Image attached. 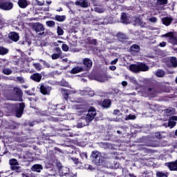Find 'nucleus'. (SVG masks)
Instances as JSON below:
<instances>
[{"mask_svg": "<svg viewBox=\"0 0 177 177\" xmlns=\"http://www.w3.org/2000/svg\"><path fill=\"white\" fill-rule=\"evenodd\" d=\"M63 57V55L58 54V53H54L52 55L51 58L53 60H56L57 59H62Z\"/></svg>", "mask_w": 177, "mask_h": 177, "instance_id": "obj_41", "label": "nucleus"}, {"mask_svg": "<svg viewBox=\"0 0 177 177\" xmlns=\"http://www.w3.org/2000/svg\"><path fill=\"white\" fill-rule=\"evenodd\" d=\"M55 50V52H57V53H58V55H63V52L62 51V49H60L59 47H56Z\"/></svg>", "mask_w": 177, "mask_h": 177, "instance_id": "obj_59", "label": "nucleus"}, {"mask_svg": "<svg viewBox=\"0 0 177 177\" xmlns=\"http://www.w3.org/2000/svg\"><path fill=\"white\" fill-rule=\"evenodd\" d=\"M40 63H42L44 64V67H47V68H49L50 67V64L49 63L44 59H39V60Z\"/></svg>", "mask_w": 177, "mask_h": 177, "instance_id": "obj_47", "label": "nucleus"}, {"mask_svg": "<svg viewBox=\"0 0 177 177\" xmlns=\"http://www.w3.org/2000/svg\"><path fill=\"white\" fill-rule=\"evenodd\" d=\"M169 175V172L167 171H157L156 176L157 177H168Z\"/></svg>", "mask_w": 177, "mask_h": 177, "instance_id": "obj_34", "label": "nucleus"}, {"mask_svg": "<svg viewBox=\"0 0 177 177\" xmlns=\"http://www.w3.org/2000/svg\"><path fill=\"white\" fill-rule=\"evenodd\" d=\"M13 109H15V115L17 118H21V115H23V112L24 111V108L26 107V104L24 102L19 103L18 104L12 105Z\"/></svg>", "mask_w": 177, "mask_h": 177, "instance_id": "obj_3", "label": "nucleus"}, {"mask_svg": "<svg viewBox=\"0 0 177 177\" xmlns=\"http://www.w3.org/2000/svg\"><path fill=\"white\" fill-rule=\"evenodd\" d=\"M46 24L48 27H55L56 23L54 21H47Z\"/></svg>", "mask_w": 177, "mask_h": 177, "instance_id": "obj_43", "label": "nucleus"}, {"mask_svg": "<svg viewBox=\"0 0 177 177\" xmlns=\"http://www.w3.org/2000/svg\"><path fill=\"white\" fill-rule=\"evenodd\" d=\"M156 77H158V78H162V77L165 75V71H164L162 69H158L156 72Z\"/></svg>", "mask_w": 177, "mask_h": 177, "instance_id": "obj_32", "label": "nucleus"}, {"mask_svg": "<svg viewBox=\"0 0 177 177\" xmlns=\"http://www.w3.org/2000/svg\"><path fill=\"white\" fill-rule=\"evenodd\" d=\"M14 91L15 93H17V95H18V96H23V91L20 88L16 87L14 88Z\"/></svg>", "mask_w": 177, "mask_h": 177, "instance_id": "obj_42", "label": "nucleus"}, {"mask_svg": "<svg viewBox=\"0 0 177 177\" xmlns=\"http://www.w3.org/2000/svg\"><path fill=\"white\" fill-rule=\"evenodd\" d=\"M91 157L97 164H100V160L102 158V153L97 151H93L91 153Z\"/></svg>", "mask_w": 177, "mask_h": 177, "instance_id": "obj_13", "label": "nucleus"}, {"mask_svg": "<svg viewBox=\"0 0 177 177\" xmlns=\"http://www.w3.org/2000/svg\"><path fill=\"white\" fill-rule=\"evenodd\" d=\"M165 167H167L169 171H177V160L165 162Z\"/></svg>", "mask_w": 177, "mask_h": 177, "instance_id": "obj_12", "label": "nucleus"}, {"mask_svg": "<svg viewBox=\"0 0 177 177\" xmlns=\"http://www.w3.org/2000/svg\"><path fill=\"white\" fill-rule=\"evenodd\" d=\"M84 126H85V123L78 122L77 124V128H84Z\"/></svg>", "mask_w": 177, "mask_h": 177, "instance_id": "obj_64", "label": "nucleus"}, {"mask_svg": "<svg viewBox=\"0 0 177 177\" xmlns=\"http://www.w3.org/2000/svg\"><path fill=\"white\" fill-rule=\"evenodd\" d=\"M175 125H176V122L171 121V120L169 121L168 127H169L170 128H174V127H175Z\"/></svg>", "mask_w": 177, "mask_h": 177, "instance_id": "obj_54", "label": "nucleus"}, {"mask_svg": "<svg viewBox=\"0 0 177 177\" xmlns=\"http://www.w3.org/2000/svg\"><path fill=\"white\" fill-rule=\"evenodd\" d=\"M136 118V115H132V114H129L127 118H126V120H135Z\"/></svg>", "mask_w": 177, "mask_h": 177, "instance_id": "obj_56", "label": "nucleus"}, {"mask_svg": "<svg viewBox=\"0 0 177 177\" xmlns=\"http://www.w3.org/2000/svg\"><path fill=\"white\" fill-rule=\"evenodd\" d=\"M59 85L61 86H68V83L67 82H66L65 80H62L59 82Z\"/></svg>", "mask_w": 177, "mask_h": 177, "instance_id": "obj_58", "label": "nucleus"}, {"mask_svg": "<svg viewBox=\"0 0 177 177\" xmlns=\"http://www.w3.org/2000/svg\"><path fill=\"white\" fill-rule=\"evenodd\" d=\"M57 35H59V36L63 35V34H64V30H63L62 27L57 26Z\"/></svg>", "mask_w": 177, "mask_h": 177, "instance_id": "obj_44", "label": "nucleus"}, {"mask_svg": "<svg viewBox=\"0 0 177 177\" xmlns=\"http://www.w3.org/2000/svg\"><path fill=\"white\" fill-rule=\"evenodd\" d=\"M129 81L133 84V85H136V86H140V84L138 83V80H136V78L135 77H131L129 78Z\"/></svg>", "mask_w": 177, "mask_h": 177, "instance_id": "obj_39", "label": "nucleus"}, {"mask_svg": "<svg viewBox=\"0 0 177 177\" xmlns=\"http://www.w3.org/2000/svg\"><path fill=\"white\" fill-rule=\"evenodd\" d=\"M59 172L62 175V176H66V175H68V172H70V169L64 167Z\"/></svg>", "mask_w": 177, "mask_h": 177, "instance_id": "obj_31", "label": "nucleus"}, {"mask_svg": "<svg viewBox=\"0 0 177 177\" xmlns=\"http://www.w3.org/2000/svg\"><path fill=\"white\" fill-rule=\"evenodd\" d=\"M56 167L57 169L59 170V172L62 171L63 166L62 165V163L60 162H56Z\"/></svg>", "mask_w": 177, "mask_h": 177, "instance_id": "obj_55", "label": "nucleus"}, {"mask_svg": "<svg viewBox=\"0 0 177 177\" xmlns=\"http://www.w3.org/2000/svg\"><path fill=\"white\" fill-rule=\"evenodd\" d=\"M61 92L62 93L64 99L67 102H70L71 101L70 95H71V93H75L76 91L75 90H68L66 88H61Z\"/></svg>", "mask_w": 177, "mask_h": 177, "instance_id": "obj_8", "label": "nucleus"}, {"mask_svg": "<svg viewBox=\"0 0 177 177\" xmlns=\"http://www.w3.org/2000/svg\"><path fill=\"white\" fill-rule=\"evenodd\" d=\"M113 23V17H106L104 19V24H112Z\"/></svg>", "mask_w": 177, "mask_h": 177, "instance_id": "obj_38", "label": "nucleus"}, {"mask_svg": "<svg viewBox=\"0 0 177 177\" xmlns=\"http://www.w3.org/2000/svg\"><path fill=\"white\" fill-rule=\"evenodd\" d=\"M8 53H9V49L3 46H0V55L5 56V55H8Z\"/></svg>", "mask_w": 177, "mask_h": 177, "instance_id": "obj_33", "label": "nucleus"}, {"mask_svg": "<svg viewBox=\"0 0 177 177\" xmlns=\"http://www.w3.org/2000/svg\"><path fill=\"white\" fill-rule=\"evenodd\" d=\"M140 51V46L138 44H133L129 49V52L133 56H136L138 53Z\"/></svg>", "mask_w": 177, "mask_h": 177, "instance_id": "obj_15", "label": "nucleus"}, {"mask_svg": "<svg viewBox=\"0 0 177 177\" xmlns=\"http://www.w3.org/2000/svg\"><path fill=\"white\" fill-rule=\"evenodd\" d=\"M9 164L10 165V169H16L19 166V162L15 158L9 160Z\"/></svg>", "mask_w": 177, "mask_h": 177, "instance_id": "obj_20", "label": "nucleus"}, {"mask_svg": "<svg viewBox=\"0 0 177 177\" xmlns=\"http://www.w3.org/2000/svg\"><path fill=\"white\" fill-rule=\"evenodd\" d=\"M84 71V67L82 66H75L71 71V74H78V73H81Z\"/></svg>", "mask_w": 177, "mask_h": 177, "instance_id": "obj_25", "label": "nucleus"}, {"mask_svg": "<svg viewBox=\"0 0 177 177\" xmlns=\"http://www.w3.org/2000/svg\"><path fill=\"white\" fill-rule=\"evenodd\" d=\"M33 66L37 71H41V70H42V66H41V64L39 63H35Z\"/></svg>", "mask_w": 177, "mask_h": 177, "instance_id": "obj_46", "label": "nucleus"}, {"mask_svg": "<svg viewBox=\"0 0 177 177\" xmlns=\"http://www.w3.org/2000/svg\"><path fill=\"white\" fill-rule=\"evenodd\" d=\"M130 71L132 73H140L149 71V66H147L145 62H139L136 64H131L129 66Z\"/></svg>", "mask_w": 177, "mask_h": 177, "instance_id": "obj_2", "label": "nucleus"}, {"mask_svg": "<svg viewBox=\"0 0 177 177\" xmlns=\"http://www.w3.org/2000/svg\"><path fill=\"white\" fill-rule=\"evenodd\" d=\"M156 139H164L165 138V131L156 133Z\"/></svg>", "mask_w": 177, "mask_h": 177, "instance_id": "obj_35", "label": "nucleus"}, {"mask_svg": "<svg viewBox=\"0 0 177 177\" xmlns=\"http://www.w3.org/2000/svg\"><path fill=\"white\" fill-rule=\"evenodd\" d=\"M66 19V15H55V18H53V20H56V21H59V23H63V21H65Z\"/></svg>", "mask_w": 177, "mask_h": 177, "instance_id": "obj_28", "label": "nucleus"}, {"mask_svg": "<svg viewBox=\"0 0 177 177\" xmlns=\"http://www.w3.org/2000/svg\"><path fill=\"white\" fill-rule=\"evenodd\" d=\"M94 9H95V11L97 12V13H103V12H104V9L100 7H95Z\"/></svg>", "mask_w": 177, "mask_h": 177, "instance_id": "obj_52", "label": "nucleus"}, {"mask_svg": "<svg viewBox=\"0 0 177 177\" xmlns=\"http://www.w3.org/2000/svg\"><path fill=\"white\" fill-rule=\"evenodd\" d=\"M80 156L82 160H86L88 158V153L86 152H81Z\"/></svg>", "mask_w": 177, "mask_h": 177, "instance_id": "obj_48", "label": "nucleus"}, {"mask_svg": "<svg viewBox=\"0 0 177 177\" xmlns=\"http://www.w3.org/2000/svg\"><path fill=\"white\" fill-rule=\"evenodd\" d=\"M96 81H98L99 82H106L107 81V77L106 76H98L96 77Z\"/></svg>", "mask_w": 177, "mask_h": 177, "instance_id": "obj_40", "label": "nucleus"}, {"mask_svg": "<svg viewBox=\"0 0 177 177\" xmlns=\"http://www.w3.org/2000/svg\"><path fill=\"white\" fill-rule=\"evenodd\" d=\"M53 110L55 114L60 115V111L66 110V106L63 104H57L56 106H54Z\"/></svg>", "mask_w": 177, "mask_h": 177, "instance_id": "obj_18", "label": "nucleus"}, {"mask_svg": "<svg viewBox=\"0 0 177 177\" xmlns=\"http://www.w3.org/2000/svg\"><path fill=\"white\" fill-rule=\"evenodd\" d=\"M96 109L92 106L90 107L86 115V121L87 122H91V121H93V120H95V117H96Z\"/></svg>", "mask_w": 177, "mask_h": 177, "instance_id": "obj_4", "label": "nucleus"}, {"mask_svg": "<svg viewBox=\"0 0 177 177\" xmlns=\"http://www.w3.org/2000/svg\"><path fill=\"white\" fill-rule=\"evenodd\" d=\"M35 31L38 34V35H44L45 34V28L44 25L40 23L35 24L34 25Z\"/></svg>", "mask_w": 177, "mask_h": 177, "instance_id": "obj_11", "label": "nucleus"}, {"mask_svg": "<svg viewBox=\"0 0 177 177\" xmlns=\"http://www.w3.org/2000/svg\"><path fill=\"white\" fill-rule=\"evenodd\" d=\"M158 91H160V93H169L171 90L169 89V87H168V86H163V87H158Z\"/></svg>", "mask_w": 177, "mask_h": 177, "instance_id": "obj_30", "label": "nucleus"}, {"mask_svg": "<svg viewBox=\"0 0 177 177\" xmlns=\"http://www.w3.org/2000/svg\"><path fill=\"white\" fill-rule=\"evenodd\" d=\"M113 164L114 165L112 166V168H114V169H118V168H120V163L118 162H114Z\"/></svg>", "mask_w": 177, "mask_h": 177, "instance_id": "obj_60", "label": "nucleus"}, {"mask_svg": "<svg viewBox=\"0 0 177 177\" xmlns=\"http://www.w3.org/2000/svg\"><path fill=\"white\" fill-rule=\"evenodd\" d=\"M158 5H167L168 3V0H158Z\"/></svg>", "mask_w": 177, "mask_h": 177, "instance_id": "obj_50", "label": "nucleus"}, {"mask_svg": "<svg viewBox=\"0 0 177 177\" xmlns=\"http://www.w3.org/2000/svg\"><path fill=\"white\" fill-rule=\"evenodd\" d=\"M173 20L174 19L171 17H165L162 19V24H164V26H166L167 27H168V26H171V24L172 23Z\"/></svg>", "mask_w": 177, "mask_h": 177, "instance_id": "obj_21", "label": "nucleus"}, {"mask_svg": "<svg viewBox=\"0 0 177 177\" xmlns=\"http://www.w3.org/2000/svg\"><path fill=\"white\" fill-rule=\"evenodd\" d=\"M3 74H5V75H10L12 73H13V71L9 68H5L2 70Z\"/></svg>", "mask_w": 177, "mask_h": 177, "instance_id": "obj_37", "label": "nucleus"}, {"mask_svg": "<svg viewBox=\"0 0 177 177\" xmlns=\"http://www.w3.org/2000/svg\"><path fill=\"white\" fill-rule=\"evenodd\" d=\"M15 81H17L20 84H24V82H26V80H24V77H17Z\"/></svg>", "mask_w": 177, "mask_h": 177, "instance_id": "obj_45", "label": "nucleus"}, {"mask_svg": "<svg viewBox=\"0 0 177 177\" xmlns=\"http://www.w3.org/2000/svg\"><path fill=\"white\" fill-rule=\"evenodd\" d=\"M18 5L19 8H21L22 9H26V6H28V2L27 1V0H19Z\"/></svg>", "mask_w": 177, "mask_h": 177, "instance_id": "obj_29", "label": "nucleus"}, {"mask_svg": "<svg viewBox=\"0 0 177 177\" xmlns=\"http://www.w3.org/2000/svg\"><path fill=\"white\" fill-rule=\"evenodd\" d=\"M75 5H76V6H80V8H84V9L89 7L88 0H76Z\"/></svg>", "mask_w": 177, "mask_h": 177, "instance_id": "obj_14", "label": "nucleus"}, {"mask_svg": "<svg viewBox=\"0 0 177 177\" xmlns=\"http://www.w3.org/2000/svg\"><path fill=\"white\" fill-rule=\"evenodd\" d=\"M62 49L64 50V52H68V46L67 44H62Z\"/></svg>", "mask_w": 177, "mask_h": 177, "instance_id": "obj_57", "label": "nucleus"}, {"mask_svg": "<svg viewBox=\"0 0 177 177\" xmlns=\"http://www.w3.org/2000/svg\"><path fill=\"white\" fill-rule=\"evenodd\" d=\"M113 114L114 115H121V111H120V109H115Z\"/></svg>", "mask_w": 177, "mask_h": 177, "instance_id": "obj_61", "label": "nucleus"}, {"mask_svg": "<svg viewBox=\"0 0 177 177\" xmlns=\"http://www.w3.org/2000/svg\"><path fill=\"white\" fill-rule=\"evenodd\" d=\"M39 85H40L39 90L41 95H44L45 96H49L52 91V87L45 84H41Z\"/></svg>", "mask_w": 177, "mask_h": 177, "instance_id": "obj_6", "label": "nucleus"}, {"mask_svg": "<svg viewBox=\"0 0 177 177\" xmlns=\"http://www.w3.org/2000/svg\"><path fill=\"white\" fill-rule=\"evenodd\" d=\"M71 160L73 161L74 164H80V160L75 157L71 158Z\"/></svg>", "mask_w": 177, "mask_h": 177, "instance_id": "obj_63", "label": "nucleus"}, {"mask_svg": "<svg viewBox=\"0 0 177 177\" xmlns=\"http://www.w3.org/2000/svg\"><path fill=\"white\" fill-rule=\"evenodd\" d=\"M101 106L104 109H109L110 106H111V100H109V99L104 100V101L102 102Z\"/></svg>", "mask_w": 177, "mask_h": 177, "instance_id": "obj_23", "label": "nucleus"}, {"mask_svg": "<svg viewBox=\"0 0 177 177\" xmlns=\"http://www.w3.org/2000/svg\"><path fill=\"white\" fill-rule=\"evenodd\" d=\"M19 158L22 159V161L24 162H27V161H30L31 160H32L31 158V155L28 153L25 154L24 156L21 155H19Z\"/></svg>", "mask_w": 177, "mask_h": 177, "instance_id": "obj_26", "label": "nucleus"}, {"mask_svg": "<svg viewBox=\"0 0 177 177\" xmlns=\"http://www.w3.org/2000/svg\"><path fill=\"white\" fill-rule=\"evenodd\" d=\"M162 38H167V41L171 45H177V37L174 35L173 32H167L162 35Z\"/></svg>", "mask_w": 177, "mask_h": 177, "instance_id": "obj_5", "label": "nucleus"}, {"mask_svg": "<svg viewBox=\"0 0 177 177\" xmlns=\"http://www.w3.org/2000/svg\"><path fill=\"white\" fill-rule=\"evenodd\" d=\"M161 91H158V87L142 86L141 88V93L144 97L149 96H157Z\"/></svg>", "mask_w": 177, "mask_h": 177, "instance_id": "obj_1", "label": "nucleus"}, {"mask_svg": "<svg viewBox=\"0 0 177 177\" xmlns=\"http://www.w3.org/2000/svg\"><path fill=\"white\" fill-rule=\"evenodd\" d=\"M121 21L123 24H129V18L127 16L125 12H122L121 15Z\"/></svg>", "mask_w": 177, "mask_h": 177, "instance_id": "obj_22", "label": "nucleus"}, {"mask_svg": "<svg viewBox=\"0 0 177 177\" xmlns=\"http://www.w3.org/2000/svg\"><path fill=\"white\" fill-rule=\"evenodd\" d=\"M30 78L32 81H35V82H41V80H42V74L38 73H33L30 75Z\"/></svg>", "mask_w": 177, "mask_h": 177, "instance_id": "obj_19", "label": "nucleus"}, {"mask_svg": "<svg viewBox=\"0 0 177 177\" xmlns=\"http://www.w3.org/2000/svg\"><path fill=\"white\" fill-rule=\"evenodd\" d=\"M83 64L86 68V70L88 71L92 68V66L93 64V62H92V59L89 58H84L83 59Z\"/></svg>", "mask_w": 177, "mask_h": 177, "instance_id": "obj_16", "label": "nucleus"}, {"mask_svg": "<svg viewBox=\"0 0 177 177\" xmlns=\"http://www.w3.org/2000/svg\"><path fill=\"white\" fill-rule=\"evenodd\" d=\"M164 113L166 114V115H171L172 114V109H166L163 110Z\"/></svg>", "mask_w": 177, "mask_h": 177, "instance_id": "obj_49", "label": "nucleus"}, {"mask_svg": "<svg viewBox=\"0 0 177 177\" xmlns=\"http://www.w3.org/2000/svg\"><path fill=\"white\" fill-rule=\"evenodd\" d=\"M137 23L140 26V27H146V23L143 22L140 19L137 20Z\"/></svg>", "mask_w": 177, "mask_h": 177, "instance_id": "obj_51", "label": "nucleus"}, {"mask_svg": "<svg viewBox=\"0 0 177 177\" xmlns=\"http://www.w3.org/2000/svg\"><path fill=\"white\" fill-rule=\"evenodd\" d=\"M170 63H171V67L174 68L177 67V59L175 57H171L170 58Z\"/></svg>", "mask_w": 177, "mask_h": 177, "instance_id": "obj_36", "label": "nucleus"}, {"mask_svg": "<svg viewBox=\"0 0 177 177\" xmlns=\"http://www.w3.org/2000/svg\"><path fill=\"white\" fill-rule=\"evenodd\" d=\"M8 38L13 41V42H17L19 39H20V36H19V33L16 32H10L8 33Z\"/></svg>", "mask_w": 177, "mask_h": 177, "instance_id": "obj_17", "label": "nucleus"}, {"mask_svg": "<svg viewBox=\"0 0 177 177\" xmlns=\"http://www.w3.org/2000/svg\"><path fill=\"white\" fill-rule=\"evenodd\" d=\"M145 106L147 109H149V110H151L152 111H157V109H158V105L157 104H151L150 102H146Z\"/></svg>", "mask_w": 177, "mask_h": 177, "instance_id": "obj_24", "label": "nucleus"}, {"mask_svg": "<svg viewBox=\"0 0 177 177\" xmlns=\"http://www.w3.org/2000/svg\"><path fill=\"white\" fill-rule=\"evenodd\" d=\"M32 171L34 172H41L44 169L42 165H34L32 168Z\"/></svg>", "mask_w": 177, "mask_h": 177, "instance_id": "obj_27", "label": "nucleus"}, {"mask_svg": "<svg viewBox=\"0 0 177 177\" xmlns=\"http://www.w3.org/2000/svg\"><path fill=\"white\" fill-rule=\"evenodd\" d=\"M122 175L124 177L129 176V171H128L127 169H122Z\"/></svg>", "mask_w": 177, "mask_h": 177, "instance_id": "obj_53", "label": "nucleus"}, {"mask_svg": "<svg viewBox=\"0 0 177 177\" xmlns=\"http://www.w3.org/2000/svg\"><path fill=\"white\" fill-rule=\"evenodd\" d=\"M77 93L80 95V96H90L91 97L95 96V91H92L91 88H84V90H80L77 91Z\"/></svg>", "mask_w": 177, "mask_h": 177, "instance_id": "obj_7", "label": "nucleus"}, {"mask_svg": "<svg viewBox=\"0 0 177 177\" xmlns=\"http://www.w3.org/2000/svg\"><path fill=\"white\" fill-rule=\"evenodd\" d=\"M149 20L151 21V23H157V17H152L149 19Z\"/></svg>", "mask_w": 177, "mask_h": 177, "instance_id": "obj_62", "label": "nucleus"}, {"mask_svg": "<svg viewBox=\"0 0 177 177\" xmlns=\"http://www.w3.org/2000/svg\"><path fill=\"white\" fill-rule=\"evenodd\" d=\"M117 38L118 41H120L122 44H126L127 45H129V44H131L129 41H128L129 37H128V35H127L126 34H124L122 32H118L117 34Z\"/></svg>", "mask_w": 177, "mask_h": 177, "instance_id": "obj_9", "label": "nucleus"}, {"mask_svg": "<svg viewBox=\"0 0 177 177\" xmlns=\"http://www.w3.org/2000/svg\"><path fill=\"white\" fill-rule=\"evenodd\" d=\"M0 9L2 10H12L13 9V3L11 1H3L0 3Z\"/></svg>", "mask_w": 177, "mask_h": 177, "instance_id": "obj_10", "label": "nucleus"}]
</instances>
